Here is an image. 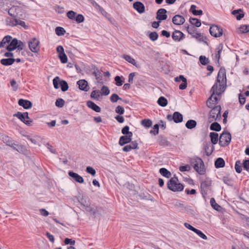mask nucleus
<instances>
[{
	"instance_id": "nucleus-51",
	"label": "nucleus",
	"mask_w": 249,
	"mask_h": 249,
	"mask_svg": "<svg viewBox=\"0 0 249 249\" xmlns=\"http://www.w3.org/2000/svg\"><path fill=\"white\" fill-rule=\"evenodd\" d=\"M239 30L240 32L242 34L247 33L249 32V25H243L241 26Z\"/></svg>"
},
{
	"instance_id": "nucleus-17",
	"label": "nucleus",
	"mask_w": 249,
	"mask_h": 249,
	"mask_svg": "<svg viewBox=\"0 0 249 249\" xmlns=\"http://www.w3.org/2000/svg\"><path fill=\"white\" fill-rule=\"evenodd\" d=\"M167 11L163 8L159 9L157 12L156 18L160 21L164 20L167 19Z\"/></svg>"
},
{
	"instance_id": "nucleus-25",
	"label": "nucleus",
	"mask_w": 249,
	"mask_h": 249,
	"mask_svg": "<svg viewBox=\"0 0 249 249\" xmlns=\"http://www.w3.org/2000/svg\"><path fill=\"white\" fill-rule=\"evenodd\" d=\"M18 6H13L10 8H6L5 11H7L8 15L12 17V18H15Z\"/></svg>"
},
{
	"instance_id": "nucleus-59",
	"label": "nucleus",
	"mask_w": 249,
	"mask_h": 249,
	"mask_svg": "<svg viewBox=\"0 0 249 249\" xmlns=\"http://www.w3.org/2000/svg\"><path fill=\"white\" fill-rule=\"evenodd\" d=\"M184 210H185L187 213L189 214H192L193 215H195V212L193 209H192V207L190 206H185L184 207Z\"/></svg>"
},
{
	"instance_id": "nucleus-58",
	"label": "nucleus",
	"mask_w": 249,
	"mask_h": 249,
	"mask_svg": "<svg viewBox=\"0 0 249 249\" xmlns=\"http://www.w3.org/2000/svg\"><path fill=\"white\" fill-rule=\"evenodd\" d=\"M58 57L59 58L60 61L62 63H67L68 61V58L66 54L65 53L58 55Z\"/></svg>"
},
{
	"instance_id": "nucleus-35",
	"label": "nucleus",
	"mask_w": 249,
	"mask_h": 249,
	"mask_svg": "<svg viewBox=\"0 0 249 249\" xmlns=\"http://www.w3.org/2000/svg\"><path fill=\"white\" fill-rule=\"evenodd\" d=\"M211 141L213 144H215L218 141V134L215 132H211L210 133Z\"/></svg>"
},
{
	"instance_id": "nucleus-54",
	"label": "nucleus",
	"mask_w": 249,
	"mask_h": 249,
	"mask_svg": "<svg viewBox=\"0 0 249 249\" xmlns=\"http://www.w3.org/2000/svg\"><path fill=\"white\" fill-rule=\"evenodd\" d=\"M246 96H249V94H238L239 101L241 105H243L245 103Z\"/></svg>"
},
{
	"instance_id": "nucleus-45",
	"label": "nucleus",
	"mask_w": 249,
	"mask_h": 249,
	"mask_svg": "<svg viewBox=\"0 0 249 249\" xmlns=\"http://www.w3.org/2000/svg\"><path fill=\"white\" fill-rule=\"evenodd\" d=\"M141 124L146 128L150 127L152 124V122L150 119H143L141 121Z\"/></svg>"
},
{
	"instance_id": "nucleus-38",
	"label": "nucleus",
	"mask_w": 249,
	"mask_h": 249,
	"mask_svg": "<svg viewBox=\"0 0 249 249\" xmlns=\"http://www.w3.org/2000/svg\"><path fill=\"white\" fill-rule=\"evenodd\" d=\"M114 81L117 86H121L124 83V78L122 76L117 75L114 78Z\"/></svg>"
},
{
	"instance_id": "nucleus-32",
	"label": "nucleus",
	"mask_w": 249,
	"mask_h": 249,
	"mask_svg": "<svg viewBox=\"0 0 249 249\" xmlns=\"http://www.w3.org/2000/svg\"><path fill=\"white\" fill-rule=\"evenodd\" d=\"M2 140L3 142L9 146H11V145L13 144V143L15 142V141L13 140L11 138L5 135L2 136Z\"/></svg>"
},
{
	"instance_id": "nucleus-30",
	"label": "nucleus",
	"mask_w": 249,
	"mask_h": 249,
	"mask_svg": "<svg viewBox=\"0 0 249 249\" xmlns=\"http://www.w3.org/2000/svg\"><path fill=\"white\" fill-rule=\"evenodd\" d=\"M131 141L127 138L126 135H123L120 137L119 141V144L121 146H123L125 144L130 142Z\"/></svg>"
},
{
	"instance_id": "nucleus-52",
	"label": "nucleus",
	"mask_w": 249,
	"mask_h": 249,
	"mask_svg": "<svg viewBox=\"0 0 249 249\" xmlns=\"http://www.w3.org/2000/svg\"><path fill=\"white\" fill-rule=\"evenodd\" d=\"M159 124H155L152 130L150 131V133L153 134L154 135H156L159 133Z\"/></svg>"
},
{
	"instance_id": "nucleus-19",
	"label": "nucleus",
	"mask_w": 249,
	"mask_h": 249,
	"mask_svg": "<svg viewBox=\"0 0 249 249\" xmlns=\"http://www.w3.org/2000/svg\"><path fill=\"white\" fill-rule=\"evenodd\" d=\"M77 84L79 89L81 90L87 91L89 89L88 83L86 80H80L77 82Z\"/></svg>"
},
{
	"instance_id": "nucleus-29",
	"label": "nucleus",
	"mask_w": 249,
	"mask_h": 249,
	"mask_svg": "<svg viewBox=\"0 0 249 249\" xmlns=\"http://www.w3.org/2000/svg\"><path fill=\"white\" fill-rule=\"evenodd\" d=\"M225 164V161L222 158H217L214 162V166L216 168L223 167Z\"/></svg>"
},
{
	"instance_id": "nucleus-43",
	"label": "nucleus",
	"mask_w": 249,
	"mask_h": 249,
	"mask_svg": "<svg viewBox=\"0 0 249 249\" xmlns=\"http://www.w3.org/2000/svg\"><path fill=\"white\" fill-rule=\"evenodd\" d=\"M159 143L160 145L164 146H168L170 144V142L167 140V139L162 136L159 137Z\"/></svg>"
},
{
	"instance_id": "nucleus-3",
	"label": "nucleus",
	"mask_w": 249,
	"mask_h": 249,
	"mask_svg": "<svg viewBox=\"0 0 249 249\" xmlns=\"http://www.w3.org/2000/svg\"><path fill=\"white\" fill-rule=\"evenodd\" d=\"M94 74L97 80V86L93 88V90L90 93H109L110 90L108 88L103 85V83L100 82L102 77L101 72L99 71H95Z\"/></svg>"
},
{
	"instance_id": "nucleus-6",
	"label": "nucleus",
	"mask_w": 249,
	"mask_h": 249,
	"mask_svg": "<svg viewBox=\"0 0 249 249\" xmlns=\"http://www.w3.org/2000/svg\"><path fill=\"white\" fill-rule=\"evenodd\" d=\"M191 163L193 166L195 171L199 175H204L205 173V168L202 160L196 157L191 159Z\"/></svg>"
},
{
	"instance_id": "nucleus-24",
	"label": "nucleus",
	"mask_w": 249,
	"mask_h": 249,
	"mask_svg": "<svg viewBox=\"0 0 249 249\" xmlns=\"http://www.w3.org/2000/svg\"><path fill=\"white\" fill-rule=\"evenodd\" d=\"M87 106L96 112H100L101 108L91 101H88L86 103Z\"/></svg>"
},
{
	"instance_id": "nucleus-7",
	"label": "nucleus",
	"mask_w": 249,
	"mask_h": 249,
	"mask_svg": "<svg viewBox=\"0 0 249 249\" xmlns=\"http://www.w3.org/2000/svg\"><path fill=\"white\" fill-rule=\"evenodd\" d=\"M178 178L176 176L172 178L168 181L167 188L173 192H180L184 189V186L180 183H178Z\"/></svg>"
},
{
	"instance_id": "nucleus-11",
	"label": "nucleus",
	"mask_w": 249,
	"mask_h": 249,
	"mask_svg": "<svg viewBox=\"0 0 249 249\" xmlns=\"http://www.w3.org/2000/svg\"><path fill=\"white\" fill-rule=\"evenodd\" d=\"M14 117H17L22 122L28 126H31L33 124V120H26V118H28V112H21L18 111L13 115Z\"/></svg>"
},
{
	"instance_id": "nucleus-4",
	"label": "nucleus",
	"mask_w": 249,
	"mask_h": 249,
	"mask_svg": "<svg viewBox=\"0 0 249 249\" xmlns=\"http://www.w3.org/2000/svg\"><path fill=\"white\" fill-rule=\"evenodd\" d=\"M16 15L15 18H7L6 19V22L7 25L14 27L17 25V20L22 19L23 20L27 18V15L25 12V10L21 6H18L17 12L16 13Z\"/></svg>"
},
{
	"instance_id": "nucleus-41",
	"label": "nucleus",
	"mask_w": 249,
	"mask_h": 249,
	"mask_svg": "<svg viewBox=\"0 0 249 249\" xmlns=\"http://www.w3.org/2000/svg\"><path fill=\"white\" fill-rule=\"evenodd\" d=\"M123 58L129 63H131L133 65L137 67V62L136 60L130 55L124 54Z\"/></svg>"
},
{
	"instance_id": "nucleus-37",
	"label": "nucleus",
	"mask_w": 249,
	"mask_h": 249,
	"mask_svg": "<svg viewBox=\"0 0 249 249\" xmlns=\"http://www.w3.org/2000/svg\"><path fill=\"white\" fill-rule=\"evenodd\" d=\"M206 155L208 156L211 155L213 151L214 147L210 143L206 144L204 147Z\"/></svg>"
},
{
	"instance_id": "nucleus-13",
	"label": "nucleus",
	"mask_w": 249,
	"mask_h": 249,
	"mask_svg": "<svg viewBox=\"0 0 249 249\" xmlns=\"http://www.w3.org/2000/svg\"><path fill=\"white\" fill-rule=\"evenodd\" d=\"M167 119L171 122L173 121L175 123H179L183 121V116L179 112L176 111L174 112L173 114H168L166 117Z\"/></svg>"
},
{
	"instance_id": "nucleus-5",
	"label": "nucleus",
	"mask_w": 249,
	"mask_h": 249,
	"mask_svg": "<svg viewBox=\"0 0 249 249\" xmlns=\"http://www.w3.org/2000/svg\"><path fill=\"white\" fill-rule=\"evenodd\" d=\"M221 106H216L212 108L208 116V122L211 123L214 121H219L221 119Z\"/></svg>"
},
{
	"instance_id": "nucleus-22",
	"label": "nucleus",
	"mask_w": 249,
	"mask_h": 249,
	"mask_svg": "<svg viewBox=\"0 0 249 249\" xmlns=\"http://www.w3.org/2000/svg\"><path fill=\"white\" fill-rule=\"evenodd\" d=\"M18 104L20 106L22 107L24 109H28L32 107V103L31 101L20 99L18 101Z\"/></svg>"
},
{
	"instance_id": "nucleus-46",
	"label": "nucleus",
	"mask_w": 249,
	"mask_h": 249,
	"mask_svg": "<svg viewBox=\"0 0 249 249\" xmlns=\"http://www.w3.org/2000/svg\"><path fill=\"white\" fill-rule=\"evenodd\" d=\"M242 163L240 162V160H237L235 162V169L236 172L237 173H240L242 170Z\"/></svg>"
},
{
	"instance_id": "nucleus-12",
	"label": "nucleus",
	"mask_w": 249,
	"mask_h": 249,
	"mask_svg": "<svg viewBox=\"0 0 249 249\" xmlns=\"http://www.w3.org/2000/svg\"><path fill=\"white\" fill-rule=\"evenodd\" d=\"M209 32L211 36L215 37H220L223 34L222 28L215 24L212 25L210 26Z\"/></svg>"
},
{
	"instance_id": "nucleus-18",
	"label": "nucleus",
	"mask_w": 249,
	"mask_h": 249,
	"mask_svg": "<svg viewBox=\"0 0 249 249\" xmlns=\"http://www.w3.org/2000/svg\"><path fill=\"white\" fill-rule=\"evenodd\" d=\"M133 7L140 14L143 13L145 12V6L140 1L135 2L133 4Z\"/></svg>"
},
{
	"instance_id": "nucleus-36",
	"label": "nucleus",
	"mask_w": 249,
	"mask_h": 249,
	"mask_svg": "<svg viewBox=\"0 0 249 249\" xmlns=\"http://www.w3.org/2000/svg\"><path fill=\"white\" fill-rule=\"evenodd\" d=\"M196 122L194 120H189L185 124V126L190 129H192L196 127Z\"/></svg>"
},
{
	"instance_id": "nucleus-23",
	"label": "nucleus",
	"mask_w": 249,
	"mask_h": 249,
	"mask_svg": "<svg viewBox=\"0 0 249 249\" xmlns=\"http://www.w3.org/2000/svg\"><path fill=\"white\" fill-rule=\"evenodd\" d=\"M18 44V39L14 38L10 42V44L7 46L6 50L9 52H11L17 49Z\"/></svg>"
},
{
	"instance_id": "nucleus-10",
	"label": "nucleus",
	"mask_w": 249,
	"mask_h": 249,
	"mask_svg": "<svg viewBox=\"0 0 249 249\" xmlns=\"http://www.w3.org/2000/svg\"><path fill=\"white\" fill-rule=\"evenodd\" d=\"M211 184L212 180L209 178H207L204 180L201 181L200 183L201 193L204 197L207 195Z\"/></svg>"
},
{
	"instance_id": "nucleus-15",
	"label": "nucleus",
	"mask_w": 249,
	"mask_h": 249,
	"mask_svg": "<svg viewBox=\"0 0 249 249\" xmlns=\"http://www.w3.org/2000/svg\"><path fill=\"white\" fill-rule=\"evenodd\" d=\"M39 41L36 38L34 37L31 39L29 42V47L30 50L34 53H38L39 51L40 47L39 46Z\"/></svg>"
},
{
	"instance_id": "nucleus-55",
	"label": "nucleus",
	"mask_w": 249,
	"mask_h": 249,
	"mask_svg": "<svg viewBox=\"0 0 249 249\" xmlns=\"http://www.w3.org/2000/svg\"><path fill=\"white\" fill-rule=\"evenodd\" d=\"M65 101L62 98H58L56 100L55 105L57 107H62L64 105Z\"/></svg>"
},
{
	"instance_id": "nucleus-56",
	"label": "nucleus",
	"mask_w": 249,
	"mask_h": 249,
	"mask_svg": "<svg viewBox=\"0 0 249 249\" xmlns=\"http://www.w3.org/2000/svg\"><path fill=\"white\" fill-rule=\"evenodd\" d=\"M158 34L156 32H151L149 35V37L153 41L156 40L158 39Z\"/></svg>"
},
{
	"instance_id": "nucleus-62",
	"label": "nucleus",
	"mask_w": 249,
	"mask_h": 249,
	"mask_svg": "<svg viewBox=\"0 0 249 249\" xmlns=\"http://www.w3.org/2000/svg\"><path fill=\"white\" fill-rule=\"evenodd\" d=\"M192 37L196 38L199 41H203V36L201 33H196Z\"/></svg>"
},
{
	"instance_id": "nucleus-2",
	"label": "nucleus",
	"mask_w": 249,
	"mask_h": 249,
	"mask_svg": "<svg viewBox=\"0 0 249 249\" xmlns=\"http://www.w3.org/2000/svg\"><path fill=\"white\" fill-rule=\"evenodd\" d=\"M78 202L81 205L82 209L89 213L95 217L101 215V209L100 208L95 207L90 204L89 199L88 197L82 196L78 200Z\"/></svg>"
},
{
	"instance_id": "nucleus-20",
	"label": "nucleus",
	"mask_w": 249,
	"mask_h": 249,
	"mask_svg": "<svg viewBox=\"0 0 249 249\" xmlns=\"http://www.w3.org/2000/svg\"><path fill=\"white\" fill-rule=\"evenodd\" d=\"M69 176L72 178L76 182H78L79 183H84V179L83 178L78 174L73 172V171H69L68 172Z\"/></svg>"
},
{
	"instance_id": "nucleus-42",
	"label": "nucleus",
	"mask_w": 249,
	"mask_h": 249,
	"mask_svg": "<svg viewBox=\"0 0 249 249\" xmlns=\"http://www.w3.org/2000/svg\"><path fill=\"white\" fill-rule=\"evenodd\" d=\"M189 21L192 25H195L196 27H199L201 25L200 20L196 18H190Z\"/></svg>"
},
{
	"instance_id": "nucleus-64",
	"label": "nucleus",
	"mask_w": 249,
	"mask_h": 249,
	"mask_svg": "<svg viewBox=\"0 0 249 249\" xmlns=\"http://www.w3.org/2000/svg\"><path fill=\"white\" fill-rule=\"evenodd\" d=\"M244 169L248 171H249V159L245 160L242 163Z\"/></svg>"
},
{
	"instance_id": "nucleus-48",
	"label": "nucleus",
	"mask_w": 249,
	"mask_h": 249,
	"mask_svg": "<svg viewBox=\"0 0 249 249\" xmlns=\"http://www.w3.org/2000/svg\"><path fill=\"white\" fill-rule=\"evenodd\" d=\"M56 34L58 36H63L65 33L66 31L65 29L61 27H57L55 29Z\"/></svg>"
},
{
	"instance_id": "nucleus-14",
	"label": "nucleus",
	"mask_w": 249,
	"mask_h": 249,
	"mask_svg": "<svg viewBox=\"0 0 249 249\" xmlns=\"http://www.w3.org/2000/svg\"><path fill=\"white\" fill-rule=\"evenodd\" d=\"M221 94H211V96L208 99L206 104L209 108L213 107V106L216 105L218 100L221 98Z\"/></svg>"
},
{
	"instance_id": "nucleus-9",
	"label": "nucleus",
	"mask_w": 249,
	"mask_h": 249,
	"mask_svg": "<svg viewBox=\"0 0 249 249\" xmlns=\"http://www.w3.org/2000/svg\"><path fill=\"white\" fill-rule=\"evenodd\" d=\"M231 135L229 132L226 131L223 132L219 137V145L222 147L228 145L231 142Z\"/></svg>"
},
{
	"instance_id": "nucleus-63",
	"label": "nucleus",
	"mask_w": 249,
	"mask_h": 249,
	"mask_svg": "<svg viewBox=\"0 0 249 249\" xmlns=\"http://www.w3.org/2000/svg\"><path fill=\"white\" fill-rule=\"evenodd\" d=\"M115 112L120 115H122L124 112V109L123 107L118 106L116 107Z\"/></svg>"
},
{
	"instance_id": "nucleus-39",
	"label": "nucleus",
	"mask_w": 249,
	"mask_h": 249,
	"mask_svg": "<svg viewBox=\"0 0 249 249\" xmlns=\"http://www.w3.org/2000/svg\"><path fill=\"white\" fill-rule=\"evenodd\" d=\"M160 173L163 177L169 178L171 176V173L167 169L161 168L159 170Z\"/></svg>"
},
{
	"instance_id": "nucleus-8",
	"label": "nucleus",
	"mask_w": 249,
	"mask_h": 249,
	"mask_svg": "<svg viewBox=\"0 0 249 249\" xmlns=\"http://www.w3.org/2000/svg\"><path fill=\"white\" fill-rule=\"evenodd\" d=\"M53 85L56 89L61 88L63 92H65L68 89L69 86L68 83L64 80L61 79L59 77H55L53 79Z\"/></svg>"
},
{
	"instance_id": "nucleus-27",
	"label": "nucleus",
	"mask_w": 249,
	"mask_h": 249,
	"mask_svg": "<svg viewBox=\"0 0 249 249\" xmlns=\"http://www.w3.org/2000/svg\"><path fill=\"white\" fill-rule=\"evenodd\" d=\"M231 14L236 17V18L238 20L241 19V18L244 16V14L243 13L241 9L233 10Z\"/></svg>"
},
{
	"instance_id": "nucleus-61",
	"label": "nucleus",
	"mask_w": 249,
	"mask_h": 249,
	"mask_svg": "<svg viewBox=\"0 0 249 249\" xmlns=\"http://www.w3.org/2000/svg\"><path fill=\"white\" fill-rule=\"evenodd\" d=\"M86 171L91 175L92 176H94L96 174L95 170L90 166H88L86 168Z\"/></svg>"
},
{
	"instance_id": "nucleus-21",
	"label": "nucleus",
	"mask_w": 249,
	"mask_h": 249,
	"mask_svg": "<svg viewBox=\"0 0 249 249\" xmlns=\"http://www.w3.org/2000/svg\"><path fill=\"white\" fill-rule=\"evenodd\" d=\"M185 21L183 17L179 15H176L173 17L172 22L174 24L179 25L183 24Z\"/></svg>"
},
{
	"instance_id": "nucleus-16",
	"label": "nucleus",
	"mask_w": 249,
	"mask_h": 249,
	"mask_svg": "<svg viewBox=\"0 0 249 249\" xmlns=\"http://www.w3.org/2000/svg\"><path fill=\"white\" fill-rule=\"evenodd\" d=\"M173 39L177 42H179L185 37V35L180 31L176 30L172 35Z\"/></svg>"
},
{
	"instance_id": "nucleus-33",
	"label": "nucleus",
	"mask_w": 249,
	"mask_h": 249,
	"mask_svg": "<svg viewBox=\"0 0 249 249\" xmlns=\"http://www.w3.org/2000/svg\"><path fill=\"white\" fill-rule=\"evenodd\" d=\"M223 45L222 43L219 44L216 48L217 53L215 54V58L217 59L218 63H219V59L220 58V53L222 51Z\"/></svg>"
},
{
	"instance_id": "nucleus-50",
	"label": "nucleus",
	"mask_w": 249,
	"mask_h": 249,
	"mask_svg": "<svg viewBox=\"0 0 249 249\" xmlns=\"http://www.w3.org/2000/svg\"><path fill=\"white\" fill-rule=\"evenodd\" d=\"M187 29V31L188 32V34L191 35L192 36H193V35H194V34L196 33V29L194 26H189L188 25L187 26H185Z\"/></svg>"
},
{
	"instance_id": "nucleus-28",
	"label": "nucleus",
	"mask_w": 249,
	"mask_h": 249,
	"mask_svg": "<svg viewBox=\"0 0 249 249\" xmlns=\"http://www.w3.org/2000/svg\"><path fill=\"white\" fill-rule=\"evenodd\" d=\"M14 63V58H3L0 60V63L6 66L11 65Z\"/></svg>"
},
{
	"instance_id": "nucleus-53",
	"label": "nucleus",
	"mask_w": 249,
	"mask_h": 249,
	"mask_svg": "<svg viewBox=\"0 0 249 249\" xmlns=\"http://www.w3.org/2000/svg\"><path fill=\"white\" fill-rule=\"evenodd\" d=\"M194 232L197 234L202 239L204 240L207 239V236L204 233H203L201 231L197 229H196Z\"/></svg>"
},
{
	"instance_id": "nucleus-40",
	"label": "nucleus",
	"mask_w": 249,
	"mask_h": 249,
	"mask_svg": "<svg viewBox=\"0 0 249 249\" xmlns=\"http://www.w3.org/2000/svg\"><path fill=\"white\" fill-rule=\"evenodd\" d=\"M196 6L195 5H192L190 7V12L195 16H200L202 15L203 11L201 10H196Z\"/></svg>"
},
{
	"instance_id": "nucleus-26",
	"label": "nucleus",
	"mask_w": 249,
	"mask_h": 249,
	"mask_svg": "<svg viewBox=\"0 0 249 249\" xmlns=\"http://www.w3.org/2000/svg\"><path fill=\"white\" fill-rule=\"evenodd\" d=\"M10 147L19 153H23L24 150V147L22 145L16 143L15 142H13V144L10 146Z\"/></svg>"
},
{
	"instance_id": "nucleus-47",
	"label": "nucleus",
	"mask_w": 249,
	"mask_h": 249,
	"mask_svg": "<svg viewBox=\"0 0 249 249\" xmlns=\"http://www.w3.org/2000/svg\"><path fill=\"white\" fill-rule=\"evenodd\" d=\"M199 60L202 65H206L209 63V59L205 56L201 55L199 56Z\"/></svg>"
},
{
	"instance_id": "nucleus-1",
	"label": "nucleus",
	"mask_w": 249,
	"mask_h": 249,
	"mask_svg": "<svg viewBox=\"0 0 249 249\" xmlns=\"http://www.w3.org/2000/svg\"><path fill=\"white\" fill-rule=\"evenodd\" d=\"M226 70L221 67L219 70L216 83L212 87L210 93H222L226 89Z\"/></svg>"
},
{
	"instance_id": "nucleus-34",
	"label": "nucleus",
	"mask_w": 249,
	"mask_h": 249,
	"mask_svg": "<svg viewBox=\"0 0 249 249\" xmlns=\"http://www.w3.org/2000/svg\"><path fill=\"white\" fill-rule=\"evenodd\" d=\"M210 129L211 130L215 131H220L221 129V125L217 122H212V124L210 126Z\"/></svg>"
},
{
	"instance_id": "nucleus-31",
	"label": "nucleus",
	"mask_w": 249,
	"mask_h": 249,
	"mask_svg": "<svg viewBox=\"0 0 249 249\" xmlns=\"http://www.w3.org/2000/svg\"><path fill=\"white\" fill-rule=\"evenodd\" d=\"M158 104L162 107H165L168 105V100L164 96H160L157 100Z\"/></svg>"
},
{
	"instance_id": "nucleus-44",
	"label": "nucleus",
	"mask_w": 249,
	"mask_h": 249,
	"mask_svg": "<svg viewBox=\"0 0 249 249\" xmlns=\"http://www.w3.org/2000/svg\"><path fill=\"white\" fill-rule=\"evenodd\" d=\"M210 204L213 208L216 211H219L221 208L220 206L217 204L214 198H211L210 199Z\"/></svg>"
},
{
	"instance_id": "nucleus-57",
	"label": "nucleus",
	"mask_w": 249,
	"mask_h": 249,
	"mask_svg": "<svg viewBox=\"0 0 249 249\" xmlns=\"http://www.w3.org/2000/svg\"><path fill=\"white\" fill-rule=\"evenodd\" d=\"M76 15V13L72 10L68 11L67 13V16L71 20L75 19Z\"/></svg>"
},
{
	"instance_id": "nucleus-49",
	"label": "nucleus",
	"mask_w": 249,
	"mask_h": 249,
	"mask_svg": "<svg viewBox=\"0 0 249 249\" xmlns=\"http://www.w3.org/2000/svg\"><path fill=\"white\" fill-rule=\"evenodd\" d=\"M12 37L11 36L7 35V36H5L3 37V38L2 39V40H1V41H0L1 45H3V47H4V45L6 43H8L11 41V40L12 39Z\"/></svg>"
},
{
	"instance_id": "nucleus-60",
	"label": "nucleus",
	"mask_w": 249,
	"mask_h": 249,
	"mask_svg": "<svg viewBox=\"0 0 249 249\" xmlns=\"http://www.w3.org/2000/svg\"><path fill=\"white\" fill-rule=\"evenodd\" d=\"M84 17L82 14H78L75 18V21L78 23L83 22L84 21Z\"/></svg>"
}]
</instances>
